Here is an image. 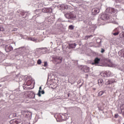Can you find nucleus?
Wrapping results in <instances>:
<instances>
[{
	"instance_id": "nucleus-1",
	"label": "nucleus",
	"mask_w": 124,
	"mask_h": 124,
	"mask_svg": "<svg viewBox=\"0 0 124 124\" xmlns=\"http://www.w3.org/2000/svg\"><path fill=\"white\" fill-rule=\"evenodd\" d=\"M100 18L101 20H103L104 21L108 20L109 22H114V18L110 16V15L108 14L106 12L104 14H101Z\"/></svg>"
},
{
	"instance_id": "nucleus-2",
	"label": "nucleus",
	"mask_w": 124,
	"mask_h": 124,
	"mask_svg": "<svg viewBox=\"0 0 124 124\" xmlns=\"http://www.w3.org/2000/svg\"><path fill=\"white\" fill-rule=\"evenodd\" d=\"M21 114L22 115H24L25 116V117L28 119V121L31 119V116L32 115V113L31 112H28L25 110H21Z\"/></svg>"
},
{
	"instance_id": "nucleus-3",
	"label": "nucleus",
	"mask_w": 124,
	"mask_h": 124,
	"mask_svg": "<svg viewBox=\"0 0 124 124\" xmlns=\"http://www.w3.org/2000/svg\"><path fill=\"white\" fill-rule=\"evenodd\" d=\"M106 12L108 14H112V13H115L116 12V10L114 8H108L106 10Z\"/></svg>"
},
{
	"instance_id": "nucleus-4",
	"label": "nucleus",
	"mask_w": 124,
	"mask_h": 124,
	"mask_svg": "<svg viewBox=\"0 0 124 124\" xmlns=\"http://www.w3.org/2000/svg\"><path fill=\"white\" fill-rule=\"evenodd\" d=\"M65 17L67 19H72L74 17V15H73V12H69L65 14Z\"/></svg>"
},
{
	"instance_id": "nucleus-5",
	"label": "nucleus",
	"mask_w": 124,
	"mask_h": 124,
	"mask_svg": "<svg viewBox=\"0 0 124 124\" xmlns=\"http://www.w3.org/2000/svg\"><path fill=\"white\" fill-rule=\"evenodd\" d=\"M62 60H63V58L61 56H57L54 58V60L57 63H62Z\"/></svg>"
},
{
	"instance_id": "nucleus-6",
	"label": "nucleus",
	"mask_w": 124,
	"mask_h": 124,
	"mask_svg": "<svg viewBox=\"0 0 124 124\" xmlns=\"http://www.w3.org/2000/svg\"><path fill=\"white\" fill-rule=\"evenodd\" d=\"M5 50L6 52H11V51H12V50H13V47H12V46L11 45H6Z\"/></svg>"
},
{
	"instance_id": "nucleus-7",
	"label": "nucleus",
	"mask_w": 124,
	"mask_h": 124,
	"mask_svg": "<svg viewBox=\"0 0 124 124\" xmlns=\"http://www.w3.org/2000/svg\"><path fill=\"white\" fill-rule=\"evenodd\" d=\"M52 11V10L51 8H44L42 10V12L44 13H50Z\"/></svg>"
},
{
	"instance_id": "nucleus-8",
	"label": "nucleus",
	"mask_w": 124,
	"mask_h": 124,
	"mask_svg": "<svg viewBox=\"0 0 124 124\" xmlns=\"http://www.w3.org/2000/svg\"><path fill=\"white\" fill-rule=\"evenodd\" d=\"M21 119H14L10 121V124H18L21 123Z\"/></svg>"
},
{
	"instance_id": "nucleus-9",
	"label": "nucleus",
	"mask_w": 124,
	"mask_h": 124,
	"mask_svg": "<svg viewBox=\"0 0 124 124\" xmlns=\"http://www.w3.org/2000/svg\"><path fill=\"white\" fill-rule=\"evenodd\" d=\"M120 29H121V28L118 27L114 30L112 32L113 35L115 36H117V35H118L120 33Z\"/></svg>"
},
{
	"instance_id": "nucleus-10",
	"label": "nucleus",
	"mask_w": 124,
	"mask_h": 124,
	"mask_svg": "<svg viewBox=\"0 0 124 124\" xmlns=\"http://www.w3.org/2000/svg\"><path fill=\"white\" fill-rule=\"evenodd\" d=\"M100 62V59L96 58L94 59V62H92V64H95V65H98V66H99V62Z\"/></svg>"
},
{
	"instance_id": "nucleus-11",
	"label": "nucleus",
	"mask_w": 124,
	"mask_h": 124,
	"mask_svg": "<svg viewBox=\"0 0 124 124\" xmlns=\"http://www.w3.org/2000/svg\"><path fill=\"white\" fill-rule=\"evenodd\" d=\"M92 12L93 15H96L97 13H99V9L97 8H93L92 10Z\"/></svg>"
},
{
	"instance_id": "nucleus-12",
	"label": "nucleus",
	"mask_w": 124,
	"mask_h": 124,
	"mask_svg": "<svg viewBox=\"0 0 124 124\" xmlns=\"http://www.w3.org/2000/svg\"><path fill=\"white\" fill-rule=\"evenodd\" d=\"M82 70L83 72L87 73L90 71V67H88L87 66H83Z\"/></svg>"
},
{
	"instance_id": "nucleus-13",
	"label": "nucleus",
	"mask_w": 124,
	"mask_h": 124,
	"mask_svg": "<svg viewBox=\"0 0 124 124\" xmlns=\"http://www.w3.org/2000/svg\"><path fill=\"white\" fill-rule=\"evenodd\" d=\"M114 82H115V80L114 79L108 80L106 83V85H110V84H112V83H114Z\"/></svg>"
},
{
	"instance_id": "nucleus-14",
	"label": "nucleus",
	"mask_w": 124,
	"mask_h": 124,
	"mask_svg": "<svg viewBox=\"0 0 124 124\" xmlns=\"http://www.w3.org/2000/svg\"><path fill=\"white\" fill-rule=\"evenodd\" d=\"M118 55L120 57L124 58V49H122L121 50L118 52Z\"/></svg>"
},
{
	"instance_id": "nucleus-15",
	"label": "nucleus",
	"mask_w": 124,
	"mask_h": 124,
	"mask_svg": "<svg viewBox=\"0 0 124 124\" xmlns=\"http://www.w3.org/2000/svg\"><path fill=\"white\" fill-rule=\"evenodd\" d=\"M107 74V77H110L111 76H114L113 73L111 72L110 71H106Z\"/></svg>"
},
{
	"instance_id": "nucleus-16",
	"label": "nucleus",
	"mask_w": 124,
	"mask_h": 124,
	"mask_svg": "<svg viewBox=\"0 0 124 124\" xmlns=\"http://www.w3.org/2000/svg\"><path fill=\"white\" fill-rule=\"evenodd\" d=\"M21 15L22 16H25L24 17V18H27V17H28V16H29V13L27 12H24L23 11L21 13Z\"/></svg>"
},
{
	"instance_id": "nucleus-17",
	"label": "nucleus",
	"mask_w": 124,
	"mask_h": 124,
	"mask_svg": "<svg viewBox=\"0 0 124 124\" xmlns=\"http://www.w3.org/2000/svg\"><path fill=\"white\" fill-rule=\"evenodd\" d=\"M60 7L62 10H64L65 9H67V8H68V6L65 4L60 5Z\"/></svg>"
},
{
	"instance_id": "nucleus-18",
	"label": "nucleus",
	"mask_w": 124,
	"mask_h": 124,
	"mask_svg": "<svg viewBox=\"0 0 124 124\" xmlns=\"http://www.w3.org/2000/svg\"><path fill=\"white\" fill-rule=\"evenodd\" d=\"M76 45H77L76 44H69V47L70 49H73V48H75L76 47Z\"/></svg>"
},
{
	"instance_id": "nucleus-19",
	"label": "nucleus",
	"mask_w": 124,
	"mask_h": 124,
	"mask_svg": "<svg viewBox=\"0 0 124 124\" xmlns=\"http://www.w3.org/2000/svg\"><path fill=\"white\" fill-rule=\"evenodd\" d=\"M98 83L99 86H102L103 85V79L100 78L98 80Z\"/></svg>"
},
{
	"instance_id": "nucleus-20",
	"label": "nucleus",
	"mask_w": 124,
	"mask_h": 124,
	"mask_svg": "<svg viewBox=\"0 0 124 124\" xmlns=\"http://www.w3.org/2000/svg\"><path fill=\"white\" fill-rule=\"evenodd\" d=\"M108 64L109 67H116L115 64H113L112 62H108Z\"/></svg>"
},
{
	"instance_id": "nucleus-21",
	"label": "nucleus",
	"mask_w": 124,
	"mask_h": 124,
	"mask_svg": "<svg viewBox=\"0 0 124 124\" xmlns=\"http://www.w3.org/2000/svg\"><path fill=\"white\" fill-rule=\"evenodd\" d=\"M28 40H30L31 41H34V42H35L36 40H37V39L32 37H30L28 38Z\"/></svg>"
},
{
	"instance_id": "nucleus-22",
	"label": "nucleus",
	"mask_w": 124,
	"mask_h": 124,
	"mask_svg": "<svg viewBox=\"0 0 124 124\" xmlns=\"http://www.w3.org/2000/svg\"><path fill=\"white\" fill-rule=\"evenodd\" d=\"M41 90H42V88L41 87V86H40L39 87V90L38 91V93H37V95H38V96H41Z\"/></svg>"
},
{
	"instance_id": "nucleus-23",
	"label": "nucleus",
	"mask_w": 124,
	"mask_h": 124,
	"mask_svg": "<svg viewBox=\"0 0 124 124\" xmlns=\"http://www.w3.org/2000/svg\"><path fill=\"white\" fill-rule=\"evenodd\" d=\"M101 76H102V77H107V75L106 74V71L102 72L101 73Z\"/></svg>"
},
{
	"instance_id": "nucleus-24",
	"label": "nucleus",
	"mask_w": 124,
	"mask_h": 124,
	"mask_svg": "<svg viewBox=\"0 0 124 124\" xmlns=\"http://www.w3.org/2000/svg\"><path fill=\"white\" fill-rule=\"evenodd\" d=\"M17 51H18V53H19V54H21L22 51H24V49H23V47H19L17 49Z\"/></svg>"
},
{
	"instance_id": "nucleus-25",
	"label": "nucleus",
	"mask_w": 124,
	"mask_h": 124,
	"mask_svg": "<svg viewBox=\"0 0 124 124\" xmlns=\"http://www.w3.org/2000/svg\"><path fill=\"white\" fill-rule=\"evenodd\" d=\"M90 37H93V35H91L86 36L85 37L84 39H85V40H88V39H89V38H90Z\"/></svg>"
},
{
	"instance_id": "nucleus-26",
	"label": "nucleus",
	"mask_w": 124,
	"mask_h": 124,
	"mask_svg": "<svg viewBox=\"0 0 124 124\" xmlns=\"http://www.w3.org/2000/svg\"><path fill=\"white\" fill-rule=\"evenodd\" d=\"M31 80H28L27 83H26V85L27 86H31Z\"/></svg>"
},
{
	"instance_id": "nucleus-27",
	"label": "nucleus",
	"mask_w": 124,
	"mask_h": 124,
	"mask_svg": "<svg viewBox=\"0 0 124 124\" xmlns=\"http://www.w3.org/2000/svg\"><path fill=\"white\" fill-rule=\"evenodd\" d=\"M69 30H74V26L73 25H70L68 27Z\"/></svg>"
},
{
	"instance_id": "nucleus-28",
	"label": "nucleus",
	"mask_w": 124,
	"mask_h": 124,
	"mask_svg": "<svg viewBox=\"0 0 124 124\" xmlns=\"http://www.w3.org/2000/svg\"><path fill=\"white\" fill-rule=\"evenodd\" d=\"M103 93H104V92H103V91L100 92L98 93V96H101V95H103Z\"/></svg>"
},
{
	"instance_id": "nucleus-29",
	"label": "nucleus",
	"mask_w": 124,
	"mask_h": 124,
	"mask_svg": "<svg viewBox=\"0 0 124 124\" xmlns=\"http://www.w3.org/2000/svg\"><path fill=\"white\" fill-rule=\"evenodd\" d=\"M39 11H40L39 10H36L34 12L35 14H36V15H39Z\"/></svg>"
},
{
	"instance_id": "nucleus-30",
	"label": "nucleus",
	"mask_w": 124,
	"mask_h": 124,
	"mask_svg": "<svg viewBox=\"0 0 124 124\" xmlns=\"http://www.w3.org/2000/svg\"><path fill=\"white\" fill-rule=\"evenodd\" d=\"M120 37L122 38L123 37H124V32H121L120 34Z\"/></svg>"
},
{
	"instance_id": "nucleus-31",
	"label": "nucleus",
	"mask_w": 124,
	"mask_h": 124,
	"mask_svg": "<svg viewBox=\"0 0 124 124\" xmlns=\"http://www.w3.org/2000/svg\"><path fill=\"white\" fill-rule=\"evenodd\" d=\"M0 31H4V29L2 26H0Z\"/></svg>"
},
{
	"instance_id": "nucleus-32",
	"label": "nucleus",
	"mask_w": 124,
	"mask_h": 124,
	"mask_svg": "<svg viewBox=\"0 0 124 124\" xmlns=\"http://www.w3.org/2000/svg\"><path fill=\"white\" fill-rule=\"evenodd\" d=\"M42 62H41V60L40 59H39L37 61V63L38 64H41Z\"/></svg>"
},
{
	"instance_id": "nucleus-33",
	"label": "nucleus",
	"mask_w": 124,
	"mask_h": 124,
	"mask_svg": "<svg viewBox=\"0 0 124 124\" xmlns=\"http://www.w3.org/2000/svg\"><path fill=\"white\" fill-rule=\"evenodd\" d=\"M66 115V114L65 113L64 115H63L62 116H61V120H64V118L65 117Z\"/></svg>"
},
{
	"instance_id": "nucleus-34",
	"label": "nucleus",
	"mask_w": 124,
	"mask_h": 124,
	"mask_svg": "<svg viewBox=\"0 0 124 124\" xmlns=\"http://www.w3.org/2000/svg\"><path fill=\"white\" fill-rule=\"evenodd\" d=\"M40 50H41V51H45V52H46V50H45V49H46V48L42 47V48H40Z\"/></svg>"
},
{
	"instance_id": "nucleus-35",
	"label": "nucleus",
	"mask_w": 124,
	"mask_h": 124,
	"mask_svg": "<svg viewBox=\"0 0 124 124\" xmlns=\"http://www.w3.org/2000/svg\"><path fill=\"white\" fill-rule=\"evenodd\" d=\"M115 1L116 2H122V1H123V0H115Z\"/></svg>"
},
{
	"instance_id": "nucleus-36",
	"label": "nucleus",
	"mask_w": 124,
	"mask_h": 124,
	"mask_svg": "<svg viewBox=\"0 0 124 124\" xmlns=\"http://www.w3.org/2000/svg\"><path fill=\"white\" fill-rule=\"evenodd\" d=\"M105 52V50L103 48H101V53H103Z\"/></svg>"
},
{
	"instance_id": "nucleus-37",
	"label": "nucleus",
	"mask_w": 124,
	"mask_h": 124,
	"mask_svg": "<svg viewBox=\"0 0 124 124\" xmlns=\"http://www.w3.org/2000/svg\"><path fill=\"white\" fill-rule=\"evenodd\" d=\"M44 66H47V62H44Z\"/></svg>"
},
{
	"instance_id": "nucleus-38",
	"label": "nucleus",
	"mask_w": 124,
	"mask_h": 124,
	"mask_svg": "<svg viewBox=\"0 0 124 124\" xmlns=\"http://www.w3.org/2000/svg\"><path fill=\"white\" fill-rule=\"evenodd\" d=\"M115 118H117L119 117V115L115 114L114 115Z\"/></svg>"
},
{
	"instance_id": "nucleus-39",
	"label": "nucleus",
	"mask_w": 124,
	"mask_h": 124,
	"mask_svg": "<svg viewBox=\"0 0 124 124\" xmlns=\"http://www.w3.org/2000/svg\"><path fill=\"white\" fill-rule=\"evenodd\" d=\"M41 93L42 94H44V93H45V92H44V91H41Z\"/></svg>"
},
{
	"instance_id": "nucleus-40",
	"label": "nucleus",
	"mask_w": 124,
	"mask_h": 124,
	"mask_svg": "<svg viewBox=\"0 0 124 124\" xmlns=\"http://www.w3.org/2000/svg\"><path fill=\"white\" fill-rule=\"evenodd\" d=\"M23 89H25L26 88H27V86H26V85H23Z\"/></svg>"
},
{
	"instance_id": "nucleus-41",
	"label": "nucleus",
	"mask_w": 124,
	"mask_h": 124,
	"mask_svg": "<svg viewBox=\"0 0 124 124\" xmlns=\"http://www.w3.org/2000/svg\"><path fill=\"white\" fill-rule=\"evenodd\" d=\"M94 91H95V88H93Z\"/></svg>"
},
{
	"instance_id": "nucleus-42",
	"label": "nucleus",
	"mask_w": 124,
	"mask_h": 124,
	"mask_svg": "<svg viewBox=\"0 0 124 124\" xmlns=\"http://www.w3.org/2000/svg\"><path fill=\"white\" fill-rule=\"evenodd\" d=\"M68 96L69 97V94H68Z\"/></svg>"
},
{
	"instance_id": "nucleus-43",
	"label": "nucleus",
	"mask_w": 124,
	"mask_h": 124,
	"mask_svg": "<svg viewBox=\"0 0 124 124\" xmlns=\"http://www.w3.org/2000/svg\"><path fill=\"white\" fill-rule=\"evenodd\" d=\"M1 86H2L1 85H0V87H1Z\"/></svg>"
},
{
	"instance_id": "nucleus-44",
	"label": "nucleus",
	"mask_w": 124,
	"mask_h": 124,
	"mask_svg": "<svg viewBox=\"0 0 124 124\" xmlns=\"http://www.w3.org/2000/svg\"><path fill=\"white\" fill-rule=\"evenodd\" d=\"M49 0L52 1V0Z\"/></svg>"
},
{
	"instance_id": "nucleus-45",
	"label": "nucleus",
	"mask_w": 124,
	"mask_h": 124,
	"mask_svg": "<svg viewBox=\"0 0 124 124\" xmlns=\"http://www.w3.org/2000/svg\"><path fill=\"white\" fill-rule=\"evenodd\" d=\"M38 1H39V0H37Z\"/></svg>"
}]
</instances>
